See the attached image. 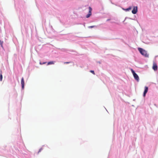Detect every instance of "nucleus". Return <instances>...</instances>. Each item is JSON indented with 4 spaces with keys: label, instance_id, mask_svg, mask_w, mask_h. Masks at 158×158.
<instances>
[{
    "label": "nucleus",
    "instance_id": "obj_11",
    "mask_svg": "<svg viewBox=\"0 0 158 158\" xmlns=\"http://www.w3.org/2000/svg\"><path fill=\"white\" fill-rule=\"evenodd\" d=\"M0 44H1V46L2 47H3L2 44L3 43V42L1 40H0Z\"/></svg>",
    "mask_w": 158,
    "mask_h": 158
},
{
    "label": "nucleus",
    "instance_id": "obj_4",
    "mask_svg": "<svg viewBox=\"0 0 158 158\" xmlns=\"http://www.w3.org/2000/svg\"><path fill=\"white\" fill-rule=\"evenodd\" d=\"M152 69L155 71H156L157 70V64L156 63H155L154 62L153 63Z\"/></svg>",
    "mask_w": 158,
    "mask_h": 158
},
{
    "label": "nucleus",
    "instance_id": "obj_6",
    "mask_svg": "<svg viewBox=\"0 0 158 158\" xmlns=\"http://www.w3.org/2000/svg\"><path fill=\"white\" fill-rule=\"evenodd\" d=\"M148 87L147 86H145V90H144V92L143 93V96L144 97H145V96L146 94L147 93V92L148 91Z\"/></svg>",
    "mask_w": 158,
    "mask_h": 158
},
{
    "label": "nucleus",
    "instance_id": "obj_17",
    "mask_svg": "<svg viewBox=\"0 0 158 158\" xmlns=\"http://www.w3.org/2000/svg\"><path fill=\"white\" fill-rule=\"evenodd\" d=\"M40 64H42V63H40Z\"/></svg>",
    "mask_w": 158,
    "mask_h": 158
},
{
    "label": "nucleus",
    "instance_id": "obj_18",
    "mask_svg": "<svg viewBox=\"0 0 158 158\" xmlns=\"http://www.w3.org/2000/svg\"><path fill=\"white\" fill-rule=\"evenodd\" d=\"M109 20H110L109 19H108L107 20V21H109Z\"/></svg>",
    "mask_w": 158,
    "mask_h": 158
},
{
    "label": "nucleus",
    "instance_id": "obj_14",
    "mask_svg": "<svg viewBox=\"0 0 158 158\" xmlns=\"http://www.w3.org/2000/svg\"><path fill=\"white\" fill-rule=\"evenodd\" d=\"M42 150H43V148H40L39 149V151L38 152L39 153V152H40Z\"/></svg>",
    "mask_w": 158,
    "mask_h": 158
},
{
    "label": "nucleus",
    "instance_id": "obj_8",
    "mask_svg": "<svg viewBox=\"0 0 158 158\" xmlns=\"http://www.w3.org/2000/svg\"><path fill=\"white\" fill-rule=\"evenodd\" d=\"M55 62L53 61H51L49 62H48V65H50V64H54Z\"/></svg>",
    "mask_w": 158,
    "mask_h": 158
},
{
    "label": "nucleus",
    "instance_id": "obj_1",
    "mask_svg": "<svg viewBox=\"0 0 158 158\" xmlns=\"http://www.w3.org/2000/svg\"><path fill=\"white\" fill-rule=\"evenodd\" d=\"M138 50L140 52V53L143 56H144L146 57L148 56V55L147 54V52L141 48H139Z\"/></svg>",
    "mask_w": 158,
    "mask_h": 158
},
{
    "label": "nucleus",
    "instance_id": "obj_15",
    "mask_svg": "<svg viewBox=\"0 0 158 158\" xmlns=\"http://www.w3.org/2000/svg\"><path fill=\"white\" fill-rule=\"evenodd\" d=\"M70 63V62H64V64H67Z\"/></svg>",
    "mask_w": 158,
    "mask_h": 158
},
{
    "label": "nucleus",
    "instance_id": "obj_9",
    "mask_svg": "<svg viewBox=\"0 0 158 158\" xmlns=\"http://www.w3.org/2000/svg\"><path fill=\"white\" fill-rule=\"evenodd\" d=\"M131 7H129L128 8H127L125 10L126 11H128L129 10H131Z\"/></svg>",
    "mask_w": 158,
    "mask_h": 158
},
{
    "label": "nucleus",
    "instance_id": "obj_12",
    "mask_svg": "<svg viewBox=\"0 0 158 158\" xmlns=\"http://www.w3.org/2000/svg\"><path fill=\"white\" fill-rule=\"evenodd\" d=\"M96 27L95 26H89V28H92L94 27Z\"/></svg>",
    "mask_w": 158,
    "mask_h": 158
},
{
    "label": "nucleus",
    "instance_id": "obj_5",
    "mask_svg": "<svg viewBox=\"0 0 158 158\" xmlns=\"http://www.w3.org/2000/svg\"><path fill=\"white\" fill-rule=\"evenodd\" d=\"M137 12V7L134 6L133 8V10L132 11V12L133 14H135Z\"/></svg>",
    "mask_w": 158,
    "mask_h": 158
},
{
    "label": "nucleus",
    "instance_id": "obj_10",
    "mask_svg": "<svg viewBox=\"0 0 158 158\" xmlns=\"http://www.w3.org/2000/svg\"><path fill=\"white\" fill-rule=\"evenodd\" d=\"M2 74L1 73L0 75V81H2Z\"/></svg>",
    "mask_w": 158,
    "mask_h": 158
},
{
    "label": "nucleus",
    "instance_id": "obj_13",
    "mask_svg": "<svg viewBox=\"0 0 158 158\" xmlns=\"http://www.w3.org/2000/svg\"><path fill=\"white\" fill-rule=\"evenodd\" d=\"M90 72H91V73H92L94 74H95V73H94V71H93V70H91L90 71Z\"/></svg>",
    "mask_w": 158,
    "mask_h": 158
},
{
    "label": "nucleus",
    "instance_id": "obj_3",
    "mask_svg": "<svg viewBox=\"0 0 158 158\" xmlns=\"http://www.w3.org/2000/svg\"><path fill=\"white\" fill-rule=\"evenodd\" d=\"M92 10V8L90 7H89V13L88 14H87L86 16V17L87 18H88L89 17L90 15H91V11Z\"/></svg>",
    "mask_w": 158,
    "mask_h": 158
},
{
    "label": "nucleus",
    "instance_id": "obj_7",
    "mask_svg": "<svg viewBox=\"0 0 158 158\" xmlns=\"http://www.w3.org/2000/svg\"><path fill=\"white\" fill-rule=\"evenodd\" d=\"M21 84L22 85V87L23 89L24 86V80L23 78V77L22 78L21 80Z\"/></svg>",
    "mask_w": 158,
    "mask_h": 158
},
{
    "label": "nucleus",
    "instance_id": "obj_16",
    "mask_svg": "<svg viewBox=\"0 0 158 158\" xmlns=\"http://www.w3.org/2000/svg\"><path fill=\"white\" fill-rule=\"evenodd\" d=\"M45 63H46V62H44V63H42V64H45Z\"/></svg>",
    "mask_w": 158,
    "mask_h": 158
},
{
    "label": "nucleus",
    "instance_id": "obj_2",
    "mask_svg": "<svg viewBox=\"0 0 158 158\" xmlns=\"http://www.w3.org/2000/svg\"><path fill=\"white\" fill-rule=\"evenodd\" d=\"M131 70L135 80L137 81H139V79L138 75L135 73V71L132 69H131Z\"/></svg>",
    "mask_w": 158,
    "mask_h": 158
}]
</instances>
